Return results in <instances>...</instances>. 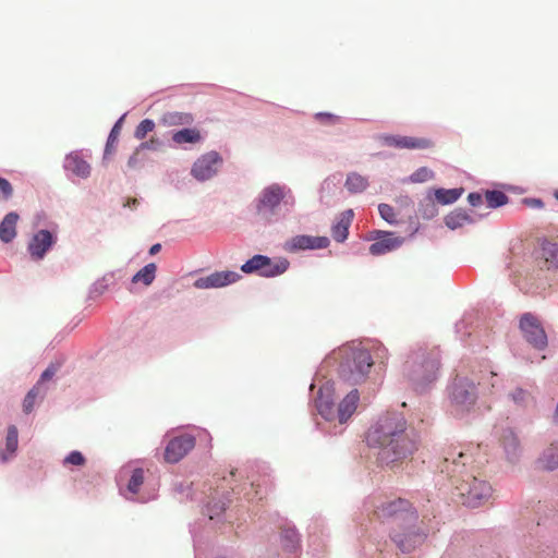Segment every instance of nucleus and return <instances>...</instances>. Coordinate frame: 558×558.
<instances>
[{"instance_id": "f257e3e1", "label": "nucleus", "mask_w": 558, "mask_h": 558, "mask_svg": "<svg viewBox=\"0 0 558 558\" xmlns=\"http://www.w3.org/2000/svg\"><path fill=\"white\" fill-rule=\"evenodd\" d=\"M365 441L369 448L378 449V464L392 469L413 457L420 448L421 438L402 413L387 411L371 424Z\"/></svg>"}, {"instance_id": "f03ea898", "label": "nucleus", "mask_w": 558, "mask_h": 558, "mask_svg": "<svg viewBox=\"0 0 558 558\" xmlns=\"http://www.w3.org/2000/svg\"><path fill=\"white\" fill-rule=\"evenodd\" d=\"M472 462V454L452 447L444 452L437 468L451 482L454 500L468 508H477L489 499L493 488L488 482L477 478L468 471Z\"/></svg>"}, {"instance_id": "7ed1b4c3", "label": "nucleus", "mask_w": 558, "mask_h": 558, "mask_svg": "<svg viewBox=\"0 0 558 558\" xmlns=\"http://www.w3.org/2000/svg\"><path fill=\"white\" fill-rule=\"evenodd\" d=\"M441 352L436 345L416 343L404 354L401 374L417 393L429 391L440 376Z\"/></svg>"}, {"instance_id": "20e7f679", "label": "nucleus", "mask_w": 558, "mask_h": 558, "mask_svg": "<svg viewBox=\"0 0 558 558\" xmlns=\"http://www.w3.org/2000/svg\"><path fill=\"white\" fill-rule=\"evenodd\" d=\"M335 381L327 380L323 384L314 399L315 408L323 422H316V427L327 435H340L345 429V424L352 417L360 402L357 389H352L338 403L336 408Z\"/></svg>"}, {"instance_id": "39448f33", "label": "nucleus", "mask_w": 558, "mask_h": 558, "mask_svg": "<svg viewBox=\"0 0 558 558\" xmlns=\"http://www.w3.org/2000/svg\"><path fill=\"white\" fill-rule=\"evenodd\" d=\"M447 411L458 420H469L476 412L478 386L469 377L457 375L447 386Z\"/></svg>"}, {"instance_id": "423d86ee", "label": "nucleus", "mask_w": 558, "mask_h": 558, "mask_svg": "<svg viewBox=\"0 0 558 558\" xmlns=\"http://www.w3.org/2000/svg\"><path fill=\"white\" fill-rule=\"evenodd\" d=\"M338 356L341 359L338 369L340 377L354 385L367 377L374 364L369 351L363 348L343 347L339 349Z\"/></svg>"}, {"instance_id": "0eeeda50", "label": "nucleus", "mask_w": 558, "mask_h": 558, "mask_svg": "<svg viewBox=\"0 0 558 558\" xmlns=\"http://www.w3.org/2000/svg\"><path fill=\"white\" fill-rule=\"evenodd\" d=\"M128 477L125 488L121 494L125 499L145 504L157 498L158 488L144 480V469L134 466L132 462L124 464L119 471V481Z\"/></svg>"}, {"instance_id": "6e6552de", "label": "nucleus", "mask_w": 558, "mask_h": 558, "mask_svg": "<svg viewBox=\"0 0 558 558\" xmlns=\"http://www.w3.org/2000/svg\"><path fill=\"white\" fill-rule=\"evenodd\" d=\"M389 536L402 554H410L425 542L427 532L418 523L417 513H405V522L401 525L392 526Z\"/></svg>"}, {"instance_id": "1a4fd4ad", "label": "nucleus", "mask_w": 558, "mask_h": 558, "mask_svg": "<svg viewBox=\"0 0 558 558\" xmlns=\"http://www.w3.org/2000/svg\"><path fill=\"white\" fill-rule=\"evenodd\" d=\"M254 206L259 215L275 214L279 206L291 213L295 206V196L288 185L271 183L259 192L254 199Z\"/></svg>"}, {"instance_id": "9d476101", "label": "nucleus", "mask_w": 558, "mask_h": 558, "mask_svg": "<svg viewBox=\"0 0 558 558\" xmlns=\"http://www.w3.org/2000/svg\"><path fill=\"white\" fill-rule=\"evenodd\" d=\"M289 266L290 262L284 257H280L277 262H274V259L267 255L255 254L247 259L240 269L246 275L256 274L264 278H275L284 274Z\"/></svg>"}, {"instance_id": "9b49d317", "label": "nucleus", "mask_w": 558, "mask_h": 558, "mask_svg": "<svg viewBox=\"0 0 558 558\" xmlns=\"http://www.w3.org/2000/svg\"><path fill=\"white\" fill-rule=\"evenodd\" d=\"M223 165L222 156L210 150L201 155L192 165L190 174L199 183L214 179Z\"/></svg>"}, {"instance_id": "f8f14e48", "label": "nucleus", "mask_w": 558, "mask_h": 558, "mask_svg": "<svg viewBox=\"0 0 558 558\" xmlns=\"http://www.w3.org/2000/svg\"><path fill=\"white\" fill-rule=\"evenodd\" d=\"M520 329L525 340L536 350H544L547 347V335L538 319L532 313H524L520 319Z\"/></svg>"}, {"instance_id": "ddd939ff", "label": "nucleus", "mask_w": 558, "mask_h": 558, "mask_svg": "<svg viewBox=\"0 0 558 558\" xmlns=\"http://www.w3.org/2000/svg\"><path fill=\"white\" fill-rule=\"evenodd\" d=\"M368 239L374 240L368 247V252L373 256H380L396 251L405 240L402 236H397L395 232L381 230H373Z\"/></svg>"}, {"instance_id": "4468645a", "label": "nucleus", "mask_w": 558, "mask_h": 558, "mask_svg": "<svg viewBox=\"0 0 558 558\" xmlns=\"http://www.w3.org/2000/svg\"><path fill=\"white\" fill-rule=\"evenodd\" d=\"M196 444L195 436L189 433H181L173 436L165 448V460L169 463H177L183 459Z\"/></svg>"}, {"instance_id": "2eb2a0df", "label": "nucleus", "mask_w": 558, "mask_h": 558, "mask_svg": "<svg viewBox=\"0 0 558 558\" xmlns=\"http://www.w3.org/2000/svg\"><path fill=\"white\" fill-rule=\"evenodd\" d=\"M375 513L379 519H392V526H397L405 522V513H417V511L408 500L398 498L377 507Z\"/></svg>"}, {"instance_id": "dca6fc26", "label": "nucleus", "mask_w": 558, "mask_h": 558, "mask_svg": "<svg viewBox=\"0 0 558 558\" xmlns=\"http://www.w3.org/2000/svg\"><path fill=\"white\" fill-rule=\"evenodd\" d=\"M58 241L56 232L48 229H40L32 236L27 245V251L33 260L39 262L45 258L47 253Z\"/></svg>"}, {"instance_id": "f3484780", "label": "nucleus", "mask_w": 558, "mask_h": 558, "mask_svg": "<svg viewBox=\"0 0 558 558\" xmlns=\"http://www.w3.org/2000/svg\"><path fill=\"white\" fill-rule=\"evenodd\" d=\"M537 526L546 529L553 534L550 545L541 551L539 558H558V504L555 509H549V513L539 518Z\"/></svg>"}, {"instance_id": "a211bd4d", "label": "nucleus", "mask_w": 558, "mask_h": 558, "mask_svg": "<svg viewBox=\"0 0 558 558\" xmlns=\"http://www.w3.org/2000/svg\"><path fill=\"white\" fill-rule=\"evenodd\" d=\"M63 169L69 180L73 178L87 179L90 175L92 167L83 157L82 150H73L65 155Z\"/></svg>"}, {"instance_id": "6ab92c4d", "label": "nucleus", "mask_w": 558, "mask_h": 558, "mask_svg": "<svg viewBox=\"0 0 558 558\" xmlns=\"http://www.w3.org/2000/svg\"><path fill=\"white\" fill-rule=\"evenodd\" d=\"M241 279V275L236 271L225 270L215 271L208 276L199 277L194 281V287L197 289H215L227 287Z\"/></svg>"}, {"instance_id": "aec40b11", "label": "nucleus", "mask_w": 558, "mask_h": 558, "mask_svg": "<svg viewBox=\"0 0 558 558\" xmlns=\"http://www.w3.org/2000/svg\"><path fill=\"white\" fill-rule=\"evenodd\" d=\"M499 446L502 448L505 458L510 463L519 461L521 456V444L517 433L511 427L501 429Z\"/></svg>"}, {"instance_id": "412c9836", "label": "nucleus", "mask_w": 558, "mask_h": 558, "mask_svg": "<svg viewBox=\"0 0 558 558\" xmlns=\"http://www.w3.org/2000/svg\"><path fill=\"white\" fill-rule=\"evenodd\" d=\"M280 546L287 555L301 558V535L294 525H287L280 532Z\"/></svg>"}, {"instance_id": "4be33fe9", "label": "nucleus", "mask_w": 558, "mask_h": 558, "mask_svg": "<svg viewBox=\"0 0 558 558\" xmlns=\"http://www.w3.org/2000/svg\"><path fill=\"white\" fill-rule=\"evenodd\" d=\"M230 494V492H227L218 497V492H216L215 496H213L205 505L203 513L206 514L210 521L217 520V522H219L227 509V506L231 502Z\"/></svg>"}, {"instance_id": "5701e85b", "label": "nucleus", "mask_w": 558, "mask_h": 558, "mask_svg": "<svg viewBox=\"0 0 558 558\" xmlns=\"http://www.w3.org/2000/svg\"><path fill=\"white\" fill-rule=\"evenodd\" d=\"M353 217L354 211L347 209L336 218L331 226V235L336 242L343 243L348 239Z\"/></svg>"}, {"instance_id": "b1692460", "label": "nucleus", "mask_w": 558, "mask_h": 558, "mask_svg": "<svg viewBox=\"0 0 558 558\" xmlns=\"http://www.w3.org/2000/svg\"><path fill=\"white\" fill-rule=\"evenodd\" d=\"M343 175L341 172H335L328 175L322 183L319 194L320 202L325 204H330L332 198L340 191V185L342 183Z\"/></svg>"}, {"instance_id": "393cba45", "label": "nucleus", "mask_w": 558, "mask_h": 558, "mask_svg": "<svg viewBox=\"0 0 558 558\" xmlns=\"http://www.w3.org/2000/svg\"><path fill=\"white\" fill-rule=\"evenodd\" d=\"M201 529L202 524L199 522L190 525V532L193 538L194 558H207V551L209 549L208 538L205 537Z\"/></svg>"}, {"instance_id": "a878e982", "label": "nucleus", "mask_w": 558, "mask_h": 558, "mask_svg": "<svg viewBox=\"0 0 558 558\" xmlns=\"http://www.w3.org/2000/svg\"><path fill=\"white\" fill-rule=\"evenodd\" d=\"M16 211L8 213L0 222V241L8 244L16 236V223L19 220Z\"/></svg>"}, {"instance_id": "bb28decb", "label": "nucleus", "mask_w": 558, "mask_h": 558, "mask_svg": "<svg viewBox=\"0 0 558 558\" xmlns=\"http://www.w3.org/2000/svg\"><path fill=\"white\" fill-rule=\"evenodd\" d=\"M48 389H43L40 384H35L23 399L22 408L25 414H31L37 401L41 402L47 396Z\"/></svg>"}, {"instance_id": "cd10ccee", "label": "nucleus", "mask_w": 558, "mask_h": 558, "mask_svg": "<svg viewBox=\"0 0 558 558\" xmlns=\"http://www.w3.org/2000/svg\"><path fill=\"white\" fill-rule=\"evenodd\" d=\"M114 282L116 274L113 271L105 274L89 287L87 300H97L109 289L110 286L114 284Z\"/></svg>"}, {"instance_id": "c85d7f7f", "label": "nucleus", "mask_w": 558, "mask_h": 558, "mask_svg": "<svg viewBox=\"0 0 558 558\" xmlns=\"http://www.w3.org/2000/svg\"><path fill=\"white\" fill-rule=\"evenodd\" d=\"M19 445V430L15 425H10L5 437V451H0V461L8 462L16 452Z\"/></svg>"}, {"instance_id": "c756f323", "label": "nucleus", "mask_w": 558, "mask_h": 558, "mask_svg": "<svg viewBox=\"0 0 558 558\" xmlns=\"http://www.w3.org/2000/svg\"><path fill=\"white\" fill-rule=\"evenodd\" d=\"M429 191L434 195L437 203L441 204V205L453 204L461 197V195L464 192V190L462 187H453V189L438 187V189H433Z\"/></svg>"}, {"instance_id": "7c9ffc66", "label": "nucleus", "mask_w": 558, "mask_h": 558, "mask_svg": "<svg viewBox=\"0 0 558 558\" xmlns=\"http://www.w3.org/2000/svg\"><path fill=\"white\" fill-rule=\"evenodd\" d=\"M476 316H477V313H466V314H464L462 319L459 320L454 326L456 333L460 337V340L465 344H466V338L472 337L475 331L473 322Z\"/></svg>"}, {"instance_id": "2f4dec72", "label": "nucleus", "mask_w": 558, "mask_h": 558, "mask_svg": "<svg viewBox=\"0 0 558 558\" xmlns=\"http://www.w3.org/2000/svg\"><path fill=\"white\" fill-rule=\"evenodd\" d=\"M542 257L548 269H558V244L544 239L541 242Z\"/></svg>"}, {"instance_id": "473e14b6", "label": "nucleus", "mask_w": 558, "mask_h": 558, "mask_svg": "<svg viewBox=\"0 0 558 558\" xmlns=\"http://www.w3.org/2000/svg\"><path fill=\"white\" fill-rule=\"evenodd\" d=\"M417 213L423 219L430 220L438 214L437 201L430 191L424 196L417 205Z\"/></svg>"}, {"instance_id": "72a5a7b5", "label": "nucleus", "mask_w": 558, "mask_h": 558, "mask_svg": "<svg viewBox=\"0 0 558 558\" xmlns=\"http://www.w3.org/2000/svg\"><path fill=\"white\" fill-rule=\"evenodd\" d=\"M369 185L368 179L357 172H349L344 182V187L350 194L363 193Z\"/></svg>"}, {"instance_id": "f704fd0d", "label": "nucleus", "mask_w": 558, "mask_h": 558, "mask_svg": "<svg viewBox=\"0 0 558 558\" xmlns=\"http://www.w3.org/2000/svg\"><path fill=\"white\" fill-rule=\"evenodd\" d=\"M538 463L547 471H554L558 468V441L551 442L550 446L544 450L542 457L538 459Z\"/></svg>"}, {"instance_id": "c9c22d12", "label": "nucleus", "mask_w": 558, "mask_h": 558, "mask_svg": "<svg viewBox=\"0 0 558 558\" xmlns=\"http://www.w3.org/2000/svg\"><path fill=\"white\" fill-rule=\"evenodd\" d=\"M312 235L300 234L286 241L283 248L289 253L311 250Z\"/></svg>"}, {"instance_id": "e433bc0d", "label": "nucleus", "mask_w": 558, "mask_h": 558, "mask_svg": "<svg viewBox=\"0 0 558 558\" xmlns=\"http://www.w3.org/2000/svg\"><path fill=\"white\" fill-rule=\"evenodd\" d=\"M162 122L166 125H190L194 122V117L189 112L169 111L162 116Z\"/></svg>"}, {"instance_id": "4c0bfd02", "label": "nucleus", "mask_w": 558, "mask_h": 558, "mask_svg": "<svg viewBox=\"0 0 558 558\" xmlns=\"http://www.w3.org/2000/svg\"><path fill=\"white\" fill-rule=\"evenodd\" d=\"M202 140L201 133L196 129L184 128L172 134V141L175 144H195Z\"/></svg>"}, {"instance_id": "58836bf2", "label": "nucleus", "mask_w": 558, "mask_h": 558, "mask_svg": "<svg viewBox=\"0 0 558 558\" xmlns=\"http://www.w3.org/2000/svg\"><path fill=\"white\" fill-rule=\"evenodd\" d=\"M126 113H123L113 124V126L110 130V133L108 135L105 150H104V159H106L108 156H110L114 151V145L118 141V136L120 134L122 123L124 121Z\"/></svg>"}, {"instance_id": "ea45409f", "label": "nucleus", "mask_w": 558, "mask_h": 558, "mask_svg": "<svg viewBox=\"0 0 558 558\" xmlns=\"http://www.w3.org/2000/svg\"><path fill=\"white\" fill-rule=\"evenodd\" d=\"M157 266L154 263H149L135 272L132 277V283L142 282L145 286H150L156 278Z\"/></svg>"}, {"instance_id": "a19ab883", "label": "nucleus", "mask_w": 558, "mask_h": 558, "mask_svg": "<svg viewBox=\"0 0 558 558\" xmlns=\"http://www.w3.org/2000/svg\"><path fill=\"white\" fill-rule=\"evenodd\" d=\"M487 207L492 209L499 208L509 203V197L506 193L499 190H487L485 192Z\"/></svg>"}, {"instance_id": "79ce46f5", "label": "nucleus", "mask_w": 558, "mask_h": 558, "mask_svg": "<svg viewBox=\"0 0 558 558\" xmlns=\"http://www.w3.org/2000/svg\"><path fill=\"white\" fill-rule=\"evenodd\" d=\"M463 208H456L445 217V225L450 230H457L465 226L463 221Z\"/></svg>"}, {"instance_id": "37998d69", "label": "nucleus", "mask_w": 558, "mask_h": 558, "mask_svg": "<svg viewBox=\"0 0 558 558\" xmlns=\"http://www.w3.org/2000/svg\"><path fill=\"white\" fill-rule=\"evenodd\" d=\"M434 178V171L427 167H420L403 182L424 183Z\"/></svg>"}, {"instance_id": "c03bdc74", "label": "nucleus", "mask_w": 558, "mask_h": 558, "mask_svg": "<svg viewBox=\"0 0 558 558\" xmlns=\"http://www.w3.org/2000/svg\"><path fill=\"white\" fill-rule=\"evenodd\" d=\"M174 492L179 495V500L186 501V500H193V487L192 483H189L186 481L179 482L174 484Z\"/></svg>"}, {"instance_id": "a18cd8bd", "label": "nucleus", "mask_w": 558, "mask_h": 558, "mask_svg": "<svg viewBox=\"0 0 558 558\" xmlns=\"http://www.w3.org/2000/svg\"><path fill=\"white\" fill-rule=\"evenodd\" d=\"M430 142L426 138H417L412 136L403 137V148L407 149H425L429 147Z\"/></svg>"}, {"instance_id": "49530a36", "label": "nucleus", "mask_w": 558, "mask_h": 558, "mask_svg": "<svg viewBox=\"0 0 558 558\" xmlns=\"http://www.w3.org/2000/svg\"><path fill=\"white\" fill-rule=\"evenodd\" d=\"M155 129V122L151 119H144L140 122L134 131V137L143 140L146 135Z\"/></svg>"}, {"instance_id": "de8ad7c7", "label": "nucleus", "mask_w": 558, "mask_h": 558, "mask_svg": "<svg viewBox=\"0 0 558 558\" xmlns=\"http://www.w3.org/2000/svg\"><path fill=\"white\" fill-rule=\"evenodd\" d=\"M378 214L381 217V219H384L389 225L393 226L397 223L396 211L391 205L385 203L379 204Z\"/></svg>"}, {"instance_id": "09e8293b", "label": "nucleus", "mask_w": 558, "mask_h": 558, "mask_svg": "<svg viewBox=\"0 0 558 558\" xmlns=\"http://www.w3.org/2000/svg\"><path fill=\"white\" fill-rule=\"evenodd\" d=\"M86 462L84 454L81 451L73 450L71 451L63 460V464H72L75 466H82Z\"/></svg>"}, {"instance_id": "8fccbe9b", "label": "nucleus", "mask_w": 558, "mask_h": 558, "mask_svg": "<svg viewBox=\"0 0 558 558\" xmlns=\"http://www.w3.org/2000/svg\"><path fill=\"white\" fill-rule=\"evenodd\" d=\"M13 196V186L9 180L0 177V201H9Z\"/></svg>"}, {"instance_id": "3c124183", "label": "nucleus", "mask_w": 558, "mask_h": 558, "mask_svg": "<svg viewBox=\"0 0 558 558\" xmlns=\"http://www.w3.org/2000/svg\"><path fill=\"white\" fill-rule=\"evenodd\" d=\"M58 366L50 364L40 375L36 384H40L43 389H48L46 381L50 380L57 373Z\"/></svg>"}, {"instance_id": "603ef678", "label": "nucleus", "mask_w": 558, "mask_h": 558, "mask_svg": "<svg viewBox=\"0 0 558 558\" xmlns=\"http://www.w3.org/2000/svg\"><path fill=\"white\" fill-rule=\"evenodd\" d=\"M511 400L518 404V405H524L530 397V393L527 390H524L522 388H517L514 391H512L510 395Z\"/></svg>"}, {"instance_id": "864d4df0", "label": "nucleus", "mask_w": 558, "mask_h": 558, "mask_svg": "<svg viewBox=\"0 0 558 558\" xmlns=\"http://www.w3.org/2000/svg\"><path fill=\"white\" fill-rule=\"evenodd\" d=\"M315 119L324 124H336L340 122L341 118L330 112H317Z\"/></svg>"}, {"instance_id": "5fc2aeb1", "label": "nucleus", "mask_w": 558, "mask_h": 558, "mask_svg": "<svg viewBox=\"0 0 558 558\" xmlns=\"http://www.w3.org/2000/svg\"><path fill=\"white\" fill-rule=\"evenodd\" d=\"M487 214H476L474 210H466L463 208V221L465 225H475L480 220H482L484 217H486Z\"/></svg>"}, {"instance_id": "6e6d98bb", "label": "nucleus", "mask_w": 558, "mask_h": 558, "mask_svg": "<svg viewBox=\"0 0 558 558\" xmlns=\"http://www.w3.org/2000/svg\"><path fill=\"white\" fill-rule=\"evenodd\" d=\"M403 137L400 135H385L383 141L388 147H396L403 149Z\"/></svg>"}, {"instance_id": "4d7b16f0", "label": "nucleus", "mask_w": 558, "mask_h": 558, "mask_svg": "<svg viewBox=\"0 0 558 558\" xmlns=\"http://www.w3.org/2000/svg\"><path fill=\"white\" fill-rule=\"evenodd\" d=\"M330 240L327 236H314L312 235L311 250H322L328 247Z\"/></svg>"}, {"instance_id": "13d9d810", "label": "nucleus", "mask_w": 558, "mask_h": 558, "mask_svg": "<svg viewBox=\"0 0 558 558\" xmlns=\"http://www.w3.org/2000/svg\"><path fill=\"white\" fill-rule=\"evenodd\" d=\"M246 485H247V483H244L243 486L242 485H234V486L231 487V490H232L231 493L233 495H241L242 492L246 489ZM248 486H250V489H252L254 486L259 487L260 483L257 482L256 480L252 478V480H250Z\"/></svg>"}, {"instance_id": "bf43d9fd", "label": "nucleus", "mask_w": 558, "mask_h": 558, "mask_svg": "<svg viewBox=\"0 0 558 558\" xmlns=\"http://www.w3.org/2000/svg\"><path fill=\"white\" fill-rule=\"evenodd\" d=\"M468 202L472 207H478L483 204V196L478 192H471L468 195Z\"/></svg>"}, {"instance_id": "052dcab7", "label": "nucleus", "mask_w": 558, "mask_h": 558, "mask_svg": "<svg viewBox=\"0 0 558 558\" xmlns=\"http://www.w3.org/2000/svg\"><path fill=\"white\" fill-rule=\"evenodd\" d=\"M523 204L529 207L541 209L544 207V202L541 198L526 197L523 198Z\"/></svg>"}, {"instance_id": "680f3d73", "label": "nucleus", "mask_w": 558, "mask_h": 558, "mask_svg": "<svg viewBox=\"0 0 558 558\" xmlns=\"http://www.w3.org/2000/svg\"><path fill=\"white\" fill-rule=\"evenodd\" d=\"M137 154H138V150H135L130 157H129V160H128V166L130 168H135L138 163V159H137Z\"/></svg>"}, {"instance_id": "e2e57ef3", "label": "nucleus", "mask_w": 558, "mask_h": 558, "mask_svg": "<svg viewBox=\"0 0 558 558\" xmlns=\"http://www.w3.org/2000/svg\"><path fill=\"white\" fill-rule=\"evenodd\" d=\"M238 477H242V473L238 470H233L229 473V477H223V480L230 483L231 481H238Z\"/></svg>"}, {"instance_id": "0e129e2a", "label": "nucleus", "mask_w": 558, "mask_h": 558, "mask_svg": "<svg viewBox=\"0 0 558 558\" xmlns=\"http://www.w3.org/2000/svg\"><path fill=\"white\" fill-rule=\"evenodd\" d=\"M161 244L160 243H155L153 244L150 247H149V251H148V254L150 256L153 255H156L157 253H159L161 251Z\"/></svg>"}, {"instance_id": "69168bd1", "label": "nucleus", "mask_w": 558, "mask_h": 558, "mask_svg": "<svg viewBox=\"0 0 558 558\" xmlns=\"http://www.w3.org/2000/svg\"><path fill=\"white\" fill-rule=\"evenodd\" d=\"M153 148V144L151 142H143L140 144V146L136 148V150H141V149H151Z\"/></svg>"}, {"instance_id": "338daca9", "label": "nucleus", "mask_w": 558, "mask_h": 558, "mask_svg": "<svg viewBox=\"0 0 558 558\" xmlns=\"http://www.w3.org/2000/svg\"><path fill=\"white\" fill-rule=\"evenodd\" d=\"M387 355V349L386 348H380L377 352V356L380 357V359H384L386 357Z\"/></svg>"}, {"instance_id": "774afa93", "label": "nucleus", "mask_w": 558, "mask_h": 558, "mask_svg": "<svg viewBox=\"0 0 558 558\" xmlns=\"http://www.w3.org/2000/svg\"><path fill=\"white\" fill-rule=\"evenodd\" d=\"M335 354H336V352H333L332 354L328 355V356L325 359L324 363H329V362H330V360L336 361V360H337V357L335 356Z\"/></svg>"}]
</instances>
